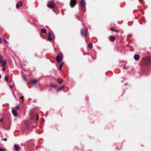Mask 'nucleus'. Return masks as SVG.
Returning a JSON list of instances; mask_svg holds the SVG:
<instances>
[{"label": "nucleus", "mask_w": 151, "mask_h": 151, "mask_svg": "<svg viewBox=\"0 0 151 151\" xmlns=\"http://www.w3.org/2000/svg\"><path fill=\"white\" fill-rule=\"evenodd\" d=\"M2 121H3L2 119H1V120H0V122H2Z\"/></svg>", "instance_id": "2f4dec72"}, {"label": "nucleus", "mask_w": 151, "mask_h": 151, "mask_svg": "<svg viewBox=\"0 0 151 151\" xmlns=\"http://www.w3.org/2000/svg\"><path fill=\"white\" fill-rule=\"evenodd\" d=\"M22 77L24 80L25 81H27V79H26V77H25V76H22Z\"/></svg>", "instance_id": "4be33fe9"}, {"label": "nucleus", "mask_w": 151, "mask_h": 151, "mask_svg": "<svg viewBox=\"0 0 151 151\" xmlns=\"http://www.w3.org/2000/svg\"><path fill=\"white\" fill-rule=\"evenodd\" d=\"M39 119V116L37 114V115L36 116V119L37 120H38Z\"/></svg>", "instance_id": "b1692460"}, {"label": "nucleus", "mask_w": 151, "mask_h": 151, "mask_svg": "<svg viewBox=\"0 0 151 151\" xmlns=\"http://www.w3.org/2000/svg\"><path fill=\"white\" fill-rule=\"evenodd\" d=\"M22 2L21 1H20L18 3H17L16 5V7L17 8H19V6H22Z\"/></svg>", "instance_id": "6e6552de"}, {"label": "nucleus", "mask_w": 151, "mask_h": 151, "mask_svg": "<svg viewBox=\"0 0 151 151\" xmlns=\"http://www.w3.org/2000/svg\"><path fill=\"white\" fill-rule=\"evenodd\" d=\"M134 58L135 60L137 61L139 59L140 56L138 55H135L134 56Z\"/></svg>", "instance_id": "0eeeda50"}, {"label": "nucleus", "mask_w": 151, "mask_h": 151, "mask_svg": "<svg viewBox=\"0 0 151 151\" xmlns=\"http://www.w3.org/2000/svg\"><path fill=\"white\" fill-rule=\"evenodd\" d=\"M14 148L16 151H18L19 150V147L17 145H14Z\"/></svg>", "instance_id": "9d476101"}, {"label": "nucleus", "mask_w": 151, "mask_h": 151, "mask_svg": "<svg viewBox=\"0 0 151 151\" xmlns=\"http://www.w3.org/2000/svg\"><path fill=\"white\" fill-rule=\"evenodd\" d=\"M6 69V68H3L2 69L3 70H4V71H5Z\"/></svg>", "instance_id": "c85d7f7f"}, {"label": "nucleus", "mask_w": 151, "mask_h": 151, "mask_svg": "<svg viewBox=\"0 0 151 151\" xmlns=\"http://www.w3.org/2000/svg\"><path fill=\"white\" fill-rule=\"evenodd\" d=\"M63 63H60V65L59 68V70H61L62 67L63 65Z\"/></svg>", "instance_id": "ddd939ff"}, {"label": "nucleus", "mask_w": 151, "mask_h": 151, "mask_svg": "<svg viewBox=\"0 0 151 151\" xmlns=\"http://www.w3.org/2000/svg\"><path fill=\"white\" fill-rule=\"evenodd\" d=\"M3 140H4L5 141H6L7 140V139L6 138H4V139H3Z\"/></svg>", "instance_id": "7c9ffc66"}, {"label": "nucleus", "mask_w": 151, "mask_h": 151, "mask_svg": "<svg viewBox=\"0 0 151 151\" xmlns=\"http://www.w3.org/2000/svg\"><path fill=\"white\" fill-rule=\"evenodd\" d=\"M57 80L58 81V83L60 84H61L62 83V81H63V80L62 79H60L59 78H58Z\"/></svg>", "instance_id": "f8f14e48"}, {"label": "nucleus", "mask_w": 151, "mask_h": 151, "mask_svg": "<svg viewBox=\"0 0 151 151\" xmlns=\"http://www.w3.org/2000/svg\"><path fill=\"white\" fill-rule=\"evenodd\" d=\"M48 40L50 41L52 40V38L51 37V36H48Z\"/></svg>", "instance_id": "412c9836"}, {"label": "nucleus", "mask_w": 151, "mask_h": 151, "mask_svg": "<svg viewBox=\"0 0 151 151\" xmlns=\"http://www.w3.org/2000/svg\"><path fill=\"white\" fill-rule=\"evenodd\" d=\"M41 31L42 33H46V30L45 29H41Z\"/></svg>", "instance_id": "2eb2a0df"}, {"label": "nucleus", "mask_w": 151, "mask_h": 151, "mask_svg": "<svg viewBox=\"0 0 151 151\" xmlns=\"http://www.w3.org/2000/svg\"><path fill=\"white\" fill-rule=\"evenodd\" d=\"M110 30L111 31H114V32H119V31H116V30H115V29H114V28H111L110 29Z\"/></svg>", "instance_id": "f3484780"}, {"label": "nucleus", "mask_w": 151, "mask_h": 151, "mask_svg": "<svg viewBox=\"0 0 151 151\" xmlns=\"http://www.w3.org/2000/svg\"><path fill=\"white\" fill-rule=\"evenodd\" d=\"M15 109L17 110H19V105L16 106L15 107Z\"/></svg>", "instance_id": "aec40b11"}, {"label": "nucleus", "mask_w": 151, "mask_h": 151, "mask_svg": "<svg viewBox=\"0 0 151 151\" xmlns=\"http://www.w3.org/2000/svg\"><path fill=\"white\" fill-rule=\"evenodd\" d=\"M124 69H125V67H124Z\"/></svg>", "instance_id": "473e14b6"}, {"label": "nucleus", "mask_w": 151, "mask_h": 151, "mask_svg": "<svg viewBox=\"0 0 151 151\" xmlns=\"http://www.w3.org/2000/svg\"><path fill=\"white\" fill-rule=\"evenodd\" d=\"M76 4V0H71L70 2V5L71 7H73Z\"/></svg>", "instance_id": "39448f33"}, {"label": "nucleus", "mask_w": 151, "mask_h": 151, "mask_svg": "<svg viewBox=\"0 0 151 151\" xmlns=\"http://www.w3.org/2000/svg\"><path fill=\"white\" fill-rule=\"evenodd\" d=\"M0 63L2 67H4L6 65V61L3 59V57L1 55H0Z\"/></svg>", "instance_id": "f257e3e1"}, {"label": "nucleus", "mask_w": 151, "mask_h": 151, "mask_svg": "<svg viewBox=\"0 0 151 151\" xmlns=\"http://www.w3.org/2000/svg\"><path fill=\"white\" fill-rule=\"evenodd\" d=\"M25 124L26 125H28L29 124V122L27 121L25 122Z\"/></svg>", "instance_id": "6ab92c4d"}, {"label": "nucleus", "mask_w": 151, "mask_h": 151, "mask_svg": "<svg viewBox=\"0 0 151 151\" xmlns=\"http://www.w3.org/2000/svg\"><path fill=\"white\" fill-rule=\"evenodd\" d=\"M47 6L49 8H52L55 7V4L53 2L49 1Z\"/></svg>", "instance_id": "7ed1b4c3"}, {"label": "nucleus", "mask_w": 151, "mask_h": 151, "mask_svg": "<svg viewBox=\"0 0 151 151\" xmlns=\"http://www.w3.org/2000/svg\"><path fill=\"white\" fill-rule=\"evenodd\" d=\"M51 86L52 87L55 88V87H56V86L55 84H51Z\"/></svg>", "instance_id": "5701e85b"}, {"label": "nucleus", "mask_w": 151, "mask_h": 151, "mask_svg": "<svg viewBox=\"0 0 151 151\" xmlns=\"http://www.w3.org/2000/svg\"><path fill=\"white\" fill-rule=\"evenodd\" d=\"M31 82L33 83H37V81L36 80H31Z\"/></svg>", "instance_id": "4468645a"}, {"label": "nucleus", "mask_w": 151, "mask_h": 151, "mask_svg": "<svg viewBox=\"0 0 151 151\" xmlns=\"http://www.w3.org/2000/svg\"><path fill=\"white\" fill-rule=\"evenodd\" d=\"M109 39L111 42H114L115 40V37L113 36H109Z\"/></svg>", "instance_id": "423d86ee"}, {"label": "nucleus", "mask_w": 151, "mask_h": 151, "mask_svg": "<svg viewBox=\"0 0 151 151\" xmlns=\"http://www.w3.org/2000/svg\"><path fill=\"white\" fill-rule=\"evenodd\" d=\"M80 4L81 6H84L85 5L86 2L84 0H81L80 1Z\"/></svg>", "instance_id": "1a4fd4ad"}, {"label": "nucleus", "mask_w": 151, "mask_h": 151, "mask_svg": "<svg viewBox=\"0 0 151 151\" xmlns=\"http://www.w3.org/2000/svg\"><path fill=\"white\" fill-rule=\"evenodd\" d=\"M51 34L50 32H49L48 33V36H51Z\"/></svg>", "instance_id": "bb28decb"}, {"label": "nucleus", "mask_w": 151, "mask_h": 151, "mask_svg": "<svg viewBox=\"0 0 151 151\" xmlns=\"http://www.w3.org/2000/svg\"><path fill=\"white\" fill-rule=\"evenodd\" d=\"M3 41H4L5 43H6L7 42V41L4 38L3 40Z\"/></svg>", "instance_id": "393cba45"}, {"label": "nucleus", "mask_w": 151, "mask_h": 151, "mask_svg": "<svg viewBox=\"0 0 151 151\" xmlns=\"http://www.w3.org/2000/svg\"><path fill=\"white\" fill-rule=\"evenodd\" d=\"M12 112L13 115L14 116H17V112L14 109H12Z\"/></svg>", "instance_id": "9b49d317"}, {"label": "nucleus", "mask_w": 151, "mask_h": 151, "mask_svg": "<svg viewBox=\"0 0 151 151\" xmlns=\"http://www.w3.org/2000/svg\"><path fill=\"white\" fill-rule=\"evenodd\" d=\"M9 86V87L10 88H13V86H12V85H11L10 86Z\"/></svg>", "instance_id": "cd10ccee"}, {"label": "nucleus", "mask_w": 151, "mask_h": 151, "mask_svg": "<svg viewBox=\"0 0 151 151\" xmlns=\"http://www.w3.org/2000/svg\"><path fill=\"white\" fill-rule=\"evenodd\" d=\"M0 151H5L4 149L0 148Z\"/></svg>", "instance_id": "a878e982"}, {"label": "nucleus", "mask_w": 151, "mask_h": 151, "mask_svg": "<svg viewBox=\"0 0 151 151\" xmlns=\"http://www.w3.org/2000/svg\"><path fill=\"white\" fill-rule=\"evenodd\" d=\"M88 47L90 48H91L92 47V43H90L88 45Z\"/></svg>", "instance_id": "dca6fc26"}, {"label": "nucleus", "mask_w": 151, "mask_h": 151, "mask_svg": "<svg viewBox=\"0 0 151 151\" xmlns=\"http://www.w3.org/2000/svg\"><path fill=\"white\" fill-rule=\"evenodd\" d=\"M5 80L6 81V82H8V81L9 79V76H6L5 77Z\"/></svg>", "instance_id": "a211bd4d"}, {"label": "nucleus", "mask_w": 151, "mask_h": 151, "mask_svg": "<svg viewBox=\"0 0 151 151\" xmlns=\"http://www.w3.org/2000/svg\"><path fill=\"white\" fill-rule=\"evenodd\" d=\"M20 99H22V101H23V97H21L20 98Z\"/></svg>", "instance_id": "c756f323"}, {"label": "nucleus", "mask_w": 151, "mask_h": 151, "mask_svg": "<svg viewBox=\"0 0 151 151\" xmlns=\"http://www.w3.org/2000/svg\"><path fill=\"white\" fill-rule=\"evenodd\" d=\"M63 59L62 54H59L56 57V59L58 62H60Z\"/></svg>", "instance_id": "f03ea898"}, {"label": "nucleus", "mask_w": 151, "mask_h": 151, "mask_svg": "<svg viewBox=\"0 0 151 151\" xmlns=\"http://www.w3.org/2000/svg\"><path fill=\"white\" fill-rule=\"evenodd\" d=\"M87 29L86 28V30H83L81 29V33L82 36H86L87 35Z\"/></svg>", "instance_id": "20e7f679"}]
</instances>
